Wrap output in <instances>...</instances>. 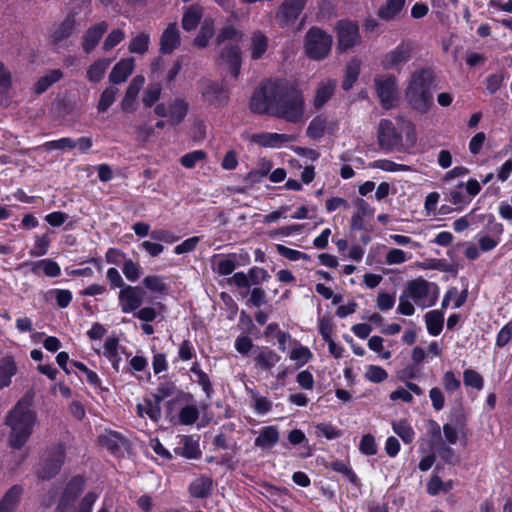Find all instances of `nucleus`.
I'll list each match as a JSON object with an SVG mask.
<instances>
[{
    "label": "nucleus",
    "instance_id": "338daca9",
    "mask_svg": "<svg viewBox=\"0 0 512 512\" xmlns=\"http://www.w3.org/2000/svg\"><path fill=\"white\" fill-rule=\"evenodd\" d=\"M277 252L285 257L286 259L290 260V261H298V260H304V261H307L309 260V255L306 254V253H303L299 250H296V249H292V248H289V247H286L284 245H277Z\"/></svg>",
    "mask_w": 512,
    "mask_h": 512
},
{
    "label": "nucleus",
    "instance_id": "5701e85b",
    "mask_svg": "<svg viewBox=\"0 0 512 512\" xmlns=\"http://www.w3.org/2000/svg\"><path fill=\"white\" fill-rule=\"evenodd\" d=\"M144 83L145 78L142 75H137L131 80L121 103L123 111L132 112L134 110L135 101Z\"/></svg>",
    "mask_w": 512,
    "mask_h": 512
},
{
    "label": "nucleus",
    "instance_id": "de8ad7c7",
    "mask_svg": "<svg viewBox=\"0 0 512 512\" xmlns=\"http://www.w3.org/2000/svg\"><path fill=\"white\" fill-rule=\"evenodd\" d=\"M214 35V22L211 19H205L201 25L199 34L194 40V44L199 48H205Z\"/></svg>",
    "mask_w": 512,
    "mask_h": 512
},
{
    "label": "nucleus",
    "instance_id": "052dcab7",
    "mask_svg": "<svg viewBox=\"0 0 512 512\" xmlns=\"http://www.w3.org/2000/svg\"><path fill=\"white\" fill-rule=\"evenodd\" d=\"M118 89L115 87H107L101 94L100 100L97 106L99 112H105L114 103Z\"/></svg>",
    "mask_w": 512,
    "mask_h": 512
},
{
    "label": "nucleus",
    "instance_id": "f704fd0d",
    "mask_svg": "<svg viewBox=\"0 0 512 512\" xmlns=\"http://www.w3.org/2000/svg\"><path fill=\"white\" fill-rule=\"evenodd\" d=\"M159 401L160 399L156 402H153L152 400H145L143 403L137 404V414L142 418L147 416L152 421L157 422L161 417Z\"/></svg>",
    "mask_w": 512,
    "mask_h": 512
},
{
    "label": "nucleus",
    "instance_id": "0e129e2a",
    "mask_svg": "<svg viewBox=\"0 0 512 512\" xmlns=\"http://www.w3.org/2000/svg\"><path fill=\"white\" fill-rule=\"evenodd\" d=\"M463 380L466 386L481 390L484 386L483 377L473 369H466L463 373Z\"/></svg>",
    "mask_w": 512,
    "mask_h": 512
},
{
    "label": "nucleus",
    "instance_id": "f257e3e1",
    "mask_svg": "<svg viewBox=\"0 0 512 512\" xmlns=\"http://www.w3.org/2000/svg\"><path fill=\"white\" fill-rule=\"evenodd\" d=\"M250 108L258 114H270L290 123L303 122L305 102L302 93L283 80L267 81L253 94Z\"/></svg>",
    "mask_w": 512,
    "mask_h": 512
},
{
    "label": "nucleus",
    "instance_id": "37998d69",
    "mask_svg": "<svg viewBox=\"0 0 512 512\" xmlns=\"http://www.w3.org/2000/svg\"><path fill=\"white\" fill-rule=\"evenodd\" d=\"M212 490V481L207 477H200L195 479L189 486V492L192 496L197 498L207 497Z\"/></svg>",
    "mask_w": 512,
    "mask_h": 512
},
{
    "label": "nucleus",
    "instance_id": "4be33fe9",
    "mask_svg": "<svg viewBox=\"0 0 512 512\" xmlns=\"http://www.w3.org/2000/svg\"><path fill=\"white\" fill-rule=\"evenodd\" d=\"M180 45V33L176 23H170L163 31L160 39V51L163 54L172 53Z\"/></svg>",
    "mask_w": 512,
    "mask_h": 512
},
{
    "label": "nucleus",
    "instance_id": "a878e982",
    "mask_svg": "<svg viewBox=\"0 0 512 512\" xmlns=\"http://www.w3.org/2000/svg\"><path fill=\"white\" fill-rule=\"evenodd\" d=\"M335 87V80L327 79L321 81L318 85L316 95L314 98V106L318 109L324 106L327 103V101L332 97Z\"/></svg>",
    "mask_w": 512,
    "mask_h": 512
},
{
    "label": "nucleus",
    "instance_id": "bb28decb",
    "mask_svg": "<svg viewBox=\"0 0 512 512\" xmlns=\"http://www.w3.org/2000/svg\"><path fill=\"white\" fill-rule=\"evenodd\" d=\"M118 350L119 340L116 337H108L105 339L102 354L111 362L113 368L116 371L119 370V365L121 361V357L119 355Z\"/></svg>",
    "mask_w": 512,
    "mask_h": 512
},
{
    "label": "nucleus",
    "instance_id": "f3484780",
    "mask_svg": "<svg viewBox=\"0 0 512 512\" xmlns=\"http://www.w3.org/2000/svg\"><path fill=\"white\" fill-rule=\"evenodd\" d=\"M292 140L290 135L269 132L254 133L250 136L252 143L267 148H280Z\"/></svg>",
    "mask_w": 512,
    "mask_h": 512
},
{
    "label": "nucleus",
    "instance_id": "c9c22d12",
    "mask_svg": "<svg viewBox=\"0 0 512 512\" xmlns=\"http://www.w3.org/2000/svg\"><path fill=\"white\" fill-rule=\"evenodd\" d=\"M75 27L74 17H67L63 22L58 24L51 33L53 42L59 43L67 39L73 32Z\"/></svg>",
    "mask_w": 512,
    "mask_h": 512
},
{
    "label": "nucleus",
    "instance_id": "9b49d317",
    "mask_svg": "<svg viewBox=\"0 0 512 512\" xmlns=\"http://www.w3.org/2000/svg\"><path fill=\"white\" fill-rule=\"evenodd\" d=\"M65 459V451L62 445L52 448L45 455L38 476L42 479H50L54 477L61 469Z\"/></svg>",
    "mask_w": 512,
    "mask_h": 512
},
{
    "label": "nucleus",
    "instance_id": "aec40b11",
    "mask_svg": "<svg viewBox=\"0 0 512 512\" xmlns=\"http://www.w3.org/2000/svg\"><path fill=\"white\" fill-rule=\"evenodd\" d=\"M108 29L106 21H100L91 25L83 36L82 47L86 53H90L99 43Z\"/></svg>",
    "mask_w": 512,
    "mask_h": 512
},
{
    "label": "nucleus",
    "instance_id": "f8f14e48",
    "mask_svg": "<svg viewBox=\"0 0 512 512\" xmlns=\"http://www.w3.org/2000/svg\"><path fill=\"white\" fill-rule=\"evenodd\" d=\"M145 291L139 286L126 285L120 289L118 301L125 314L134 313L143 304Z\"/></svg>",
    "mask_w": 512,
    "mask_h": 512
},
{
    "label": "nucleus",
    "instance_id": "f03ea898",
    "mask_svg": "<svg viewBox=\"0 0 512 512\" xmlns=\"http://www.w3.org/2000/svg\"><path fill=\"white\" fill-rule=\"evenodd\" d=\"M37 416L32 409L31 399L23 397L6 417V424L10 428L9 445L14 449H21L29 440Z\"/></svg>",
    "mask_w": 512,
    "mask_h": 512
},
{
    "label": "nucleus",
    "instance_id": "39448f33",
    "mask_svg": "<svg viewBox=\"0 0 512 512\" xmlns=\"http://www.w3.org/2000/svg\"><path fill=\"white\" fill-rule=\"evenodd\" d=\"M405 291L414 304L423 309L435 305L439 296V287L423 278L409 281Z\"/></svg>",
    "mask_w": 512,
    "mask_h": 512
},
{
    "label": "nucleus",
    "instance_id": "cd10ccee",
    "mask_svg": "<svg viewBox=\"0 0 512 512\" xmlns=\"http://www.w3.org/2000/svg\"><path fill=\"white\" fill-rule=\"evenodd\" d=\"M405 1L406 0H386L378 10L379 18L385 21L395 19L403 10Z\"/></svg>",
    "mask_w": 512,
    "mask_h": 512
},
{
    "label": "nucleus",
    "instance_id": "1a4fd4ad",
    "mask_svg": "<svg viewBox=\"0 0 512 512\" xmlns=\"http://www.w3.org/2000/svg\"><path fill=\"white\" fill-rule=\"evenodd\" d=\"M189 111V103L183 98H175L170 101L168 107L164 103L155 106L154 112L159 117H168L172 125L180 124Z\"/></svg>",
    "mask_w": 512,
    "mask_h": 512
},
{
    "label": "nucleus",
    "instance_id": "3c124183",
    "mask_svg": "<svg viewBox=\"0 0 512 512\" xmlns=\"http://www.w3.org/2000/svg\"><path fill=\"white\" fill-rule=\"evenodd\" d=\"M62 76V72L59 69H55L41 77L35 84L36 94L45 92L52 84L58 82Z\"/></svg>",
    "mask_w": 512,
    "mask_h": 512
},
{
    "label": "nucleus",
    "instance_id": "e2e57ef3",
    "mask_svg": "<svg viewBox=\"0 0 512 512\" xmlns=\"http://www.w3.org/2000/svg\"><path fill=\"white\" fill-rule=\"evenodd\" d=\"M365 378L372 383H381L388 378V373L380 366L369 365L365 371Z\"/></svg>",
    "mask_w": 512,
    "mask_h": 512
},
{
    "label": "nucleus",
    "instance_id": "4c0bfd02",
    "mask_svg": "<svg viewBox=\"0 0 512 512\" xmlns=\"http://www.w3.org/2000/svg\"><path fill=\"white\" fill-rule=\"evenodd\" d=\"M40 270H42L47 277L51 278L61 275V268L59 264L51 259H42L33 264L32 272L34 274H39Z\"/></svg>",
    "mask_w": 512,
    "mask_h": 512
},
{
    "label": "nucleus",
    "instance_id": "473e14b6",
    "mask_svg": "<svg viewBox=\"0 0 512 512\" xmlns=\"http://www.w3.org/2000/svg\"><path fill=\"white\" fill-rule=\"evenodd\" d=\"M289 358L295 363L296 368H301L312 360L313 354L308 347L295 343L289 352Z\"/></svg>",
    "mask_w": 512,
    "mask_h": 512
},
{
    "label": "nucleus",
    "instance_id": "a18cd8bd",
    "mask_svg": "<svg viewBox=\"0 0 512 512\" xmlns=\"http://www.w3.org/2000/svg\"><path fill=\"white\" fill-rule=\"evenodd\" d=\"M144 287L152 293L165 294L168 290L165 277L160 275H147L142 281Z\"/></svg>",
    "mask_w": 512,
    "mask_h": 512
},
{
    "label": "nucleus",
    "instance_id": "13d9d810",
    "mask_svg": "<svg viewBox=\"0 0 512 512\" xmlns=\"http://www.w3.org/2000/svg\"><path fill=\"white\" fill-rule=\"evenodd\" d=\"M412 258L411 253H407L401 249H390L385 256V262L388 265H400Z\"/></svg>",
    "mask_w": 512,
    "mask_h": 512
},
{
    "label": "nucleus",
    "instance_id": "58836bf2",
    "mask_svg": "<svg viewBox=\"0 0 512 512\" xmlns=\"http://www.w3.org/2000/svg\"><path fill=\"white\" fill-rule=\"evenodd\" d=\"M100 443L113 454L120 451L126 443L125 439L117 432H107L99 437Z\"/></svg>",
    "mask_w": 512,
    "mask_h": 512
},
{
    "label": "nucleus",
    "instance_id": "ddd939ff",
    "mask_svg": "<svg viewBox=\"0 0 512 512\" xmlns=\"http://www.w3.org/2000/svg\"><path fill=\"white\" fill-rule=\"evenodd\" d=\"M377 138L380 147L393 151L401 146L402 136L394 124L388 119H381L378 125Z\"/></svg>",
    "mask_w": 512,
    "mask_h": 512
},
{
    "label": "nucleus",
    "instance_id": "774afa93",
    "mask_svg": "<svg viewBox=\"0 0 512 512\" xmlns=\"http://www.w3.org/2000/svg\"><path fill=\"white\" fill-rule=\"evenodd\" d=\"M50 245V238L47 234L36 236L33 248L30 250V255L33 257L43 256L47 253Z\"/></svg>",
    "mask_w": 512,
    "mask_h": 512
},
{
    "label": "nucleus",
    "instance_id": "0eeeda50",
    "mask_svg": "<svg viewBox=\"0 0 512 512\" xmlns=\"http://www.w3.org/2000/svg\"><path fill=\"white\" fill-rule=\"evenodd\" d=\"M413 51L414 44L409 40H403L383 56L381 65L387 70L401 71L411 60Z\"/></svg>",
    "mask_w": 512,
    "mask_h": 512
},
{
    "label": "nucleus",
    "instance_id": "b1692460",
    "mask_svg": "<svg viewBox=\"0 0 512 512\" xmlns=\"http://www.w3.org/2000/svg\"><path fill=\"white\" fill-rule=\"evenodd\" d=\"M135 67L133 58H125L120 60L112 69L109 75L110 82L120 84L127 80Z\"/></svg>",
    "mask_w": 512,
    "mask_h": 512
},
{
    "label": "nucleus",
    "instance_id": "393cba45",
    "mask_svg": "<svg viewBox=\"0 0 512 512\" xmlns=\"http://www.w3.org/2000/svg\"><path fill=\"white\" fill-rule=\"evenodd\" d=\"M279 441V431L276 426H265L260 429L254 445L262 450L271 449Z\"/></svg>",
    "mask_w": 512,
    "mask_h": 512
},
{
    "label": "nucleus",
    "instance_id": "6e6552de",
    "mask_svg": "<svg viewBox=\"0 0 512 512\" xmlns=\"http://www.w3.org/2000/svg\"><path fill=\"white\" fill-rule=\"evenodd\" d=\"M337 33V48L341 51H347L361 43L359 26L351 20H340L335 27Z\"/></svg>",
    "mask_w": 512,
    "mask_h": 512
},
{
    "label": "nucleus",
    "instance_id": "9d476101",
    "mask_svg": "<svg viewBox=\"0 0 512 512\" xmlns=\"http://www.w3.org/2000/svg\"><path fill=\"white\" fill-rule=\"evenodd\" d=\"M200 92L204 102L215 108L222 107L228 102V90L222 82L204 80Z\"/></svg>",
    "mask_w": 512,
    "mask_h": 512
},
{
    "label": "nucleus",
    "instance_id": "603ef678",
    "mask_svg": "<svg viewBox=\"0 0 512 512\" xmlns=\"http://www.w3.org/2000/svg\"><path fill=\"white\" fill-rule=\"evenodd\" d=\"M179 422L183 425H192L199 418V409L195 404H189L181 408Z\"/></svg>",
    "mask_w": 512,
    "mask_h": 512
},
{
    "label": "nucleus",
    "instance_id": "680f3d73",
    "mask_svg": "<svg viewBox=\"0 0 512 512\" xmlns=\"http://www.w3.org/2000/svg\"><path fill=\"white\" fill-rule=\"evenodd\" d=\"M162 92V88L160 84L153 83L148 85L146 88L144 95L142 97V102L146 107H151L154 105L160 98Z\"/></svg>",
    "mask_w": 512,
    "mask_h": 512
},
{
    "label": "nucleus",
    "instance_id": "8fccbe9b",
    "mask_svg": "<svg viewBox=\"0 0 512 512\" xmlns=\"http://www.w3.org/2000/svg\"><path fill=\"white\" fill-rule=\"evenodd\" d=\"M149 44V34L142 32L131 39L128 45V50L130 53L144 54L148 51Z\"/></svg>",
    "mask_w": 512,
    "mask_h": 512
},
{
    "label": "nucleus",
    "instance_id": "4468645a",
    "mask_svg": "<svg viewBox=\"0 0 512 512\" xmlns=\"http://www.w3.org/2000/svg\"><path fill=\"white\" fill-rule=\"evenodd\" d=\"M375 86L382 106L391 108L397 97L396 78L392 75H382L375 78Z\"/></svg>",
    "mask_w": 512,
    "mask_h": 512
},
{
    "label": "nucleus",
    "instance_id": "dca6fc26",
    "mask_svg": "<svg viewBox=\"0 0 512 512\" xmlns=\"http://www.w3.org/2000/svg\"><path fill=\"white\" fill-rule=\"evenodd\" d=\"M83 488L84 479L82 477L76 476L72 478L65 488L56 512H68L79 494L83 491Z\"/></svg>",
    "mask_w": 512,
    "mask_h": 512
},
{
    "label": "nucleus",
    "instance_id": "a19ab883",
    "mask_svg": "<svg viewBox=\"0 0 512 512\" xmlns=\"http://www.w3.org/2000/svg\"><path fill=\"white\" fill-rule=\"evenodd\" d=\"M110 63L111 61L105 58L96 60L93 64L89 66L87 70L88 80L93 83L100 82L103 79Z\"/></svg>",
    "mask_w": 512,
    "mask_h": 512
},
{
    "label": "nucleus",
    "instance_id": "864d4df0",
    "mask_svg": "<svg viewBox=\"0 0 512 512\" xmlns=\"http://www.w3.org/2000/svg\"><path fill=\"white\" fill-rule=\"evenodd\" d=\"M463 188L464 183L460 181L454 188L450 189L448 196L450 203L459 207L466 206L470 203V198L463 193Z\"/></svg>",
    "mask_w": 512,
    "mask_h": 512
},
{
    "label": "nucleus",
    "instance_id": "e433bc0d",
    "mask_svg": "<svg viewBox=\"0 0 512 512\" xmlns=\"http://www.w3.org/2000/svg\"><path fill=\"white\" fill-rule=\"evenodd\" d=\"M268 47V38L261 31H256L251 37V57L254 60L262 58Z\"/></svg>",
    "mask_w": 512,
    "mask_h": 512
},
{
    "label": "nucleus",
    "instance_id": "bf43d9fd",
    "mask_svg": "<svg viewBox=\"0 0 512 512\" xmlns=\"http://www.w3.org/2000/svg\"><path fill=\"white\" fill-rule=\"evenodd\" d=\"M125 36L126 34L124 30L121 28L111 30L103 42V50L105 52L112 50L115 46H117L120 42H122L125 39Z\"/></svg>",
    "mask_w": 512,
    "mask_h": 512
},
{
    "label": "nucleus",
    "instance_id": "c85d7f7f",
    "mask_svg": "<svg viewBox=\"0 0 512 512\" xmlns=\"http://www.w3.org/2000/svg\"><path fill=\"white\" fill-rule=\"evenodd\" d=\"M280 359L281 357L276 352L267 347L259 349L255 356L256 365L263 370H270Z\"/></svg>",
    "mask_w": 512,
    "mask_h": 512
},
{
    "label": "nucleus",
    "instance_id": "423d86ee",
    "mask_svg": "<svg viewBox=\"0 0 512 512\" xmlns=\"http://www.w3.org/2000/svg\"><path fill=\"white\" fill-rule=\"evenodd\" d=\"M333 38L320 28L309 29L305 37V49L307 55L314 60H322L331 50Z\"/></svg>",
    "mask_w": 512,
    "mask_h": 512
},
{
    "label": "nucleus",
    "instance_id": "4d7b16f0",
    "mask_svg": "<svg viewBox=\"0 0 512 512\" xmlns=\"http://www.w3.org/2000/svg\"><path fill=\"white\" fill-rule=\"evenodd\" d=\"M272 164L270 161L266 159H262L259 164V168L255 170H251L247 176L246 180L250 183H258L260 182L264 177H266L270 170H271Z\"/></svg>",
    "mask_w": 512,
    "mask_h": 512
},
{
    "label": "nucleus",
    "instance_id": "ea45409f",
    "mask_svg": "<svg viewBox=\"0 0 512 512\" xmlns=\"http://www.w3.org/2000/svg\"><path fill=\"white\" fill-rule=\"evenodd\" d=\"M202 17V9L198 5L190 6L183 15L182 27L186 31L194 30Z\"/></svg>",
    "mask_w": 512,
    "mask_h": 512
},
{
    "label": "nucleus",
    "instance_id": "2f4dec72",
    "mask_svg": "<svg viewBox=\"0 0 512 512\" xmlns=\"http://www.w3.org/2000/svg\"><path fill=\"white\" fill-rule=\"evenodd\" d=\"M425 323L428 333L431 336H438L444 323V314L439 310H432L425 314Z\"/></svg>",
    "mask_w": 512,
    "mask_h": 512
},
{
    "label": "nucleus",
    "instance_id": "a211bd4d",
    "mask_svg": "<svg viewBox=\"0 0 512 512\" xmlns=\"http://www.w3.org/2000/svg\"><path fill=\"white\" fill-rule=\"evenodd\" d=\"M336 128V122L329 121L326 116L318 115L310 121L306 134L313 140H320L326 133H333Z\"/></svg>",
    "mask_w": 512,
    "mask_h": 512
},
{
    "label": "nucleus",
    "instance_id": "7ed1b4c3",
    "mask_svg": "<svg viewBox=\"0 0 512 512\" xmlns=\"http://www.w3.org/2000/svg\"><path fill=\"white\" fill-rule=\"evenodd\" d=\"M433 73L429 69H419L412 73L405 90V97L413 110L427 113L433 104L431 86Z\"/></svg>",
    "mask_w": 512,
    "mask_h": 512
},
{
    "label": "nucleus",
    "instance_id": "c03bdc74",
    "mask_svg": "<svg viewBox=\"0 0 512 512\" xmlns=\"http://www.w3.org/2000/svg\"><path fill=\"white\" fill-rule=\"evenodd\" d=\"M392 429L394 433L397 434L404 443L410 444L414 441L415 432L410 423L406 419L394 421L392 423Z\"/></svg>",
    "mask_w": 512,
    "mask_h": 512
},
{
    "label": "nucleus",
    "instance_id": "6e6d98bb",
    "mask_svg": "<svg viewBox=\"0 0 512 512\" xmlns=\"http://www.w3.org/2000/svg\"><path fill=\"white\" fill-rule=\"evenodd\" d=\"M122 272L130 282H136L141 277L142 271L139 263L132 259H125L122 265Z\"/></svg>",
    "mask_w": 512,
    "mask_h": 512
},
{
    "label": "nucleus",
    "instance_id": "5fc2aeb1",
    "mask_svg": "<svg viewBox=\"0 0 512 512\" xmlns=\"http://www.w3.org/2000/svg\"><path fill=\"white\" fill-rule=\"evenodd\" d=\"M371 168L380 169L386 172L410 171V167L404 164H398L391 160L379 159L370 163Z\"/></svg>",
    "mask_w": 512,
    "mask_h": 512
},
{
    "label": "nucleus",
    "instance_id": "7c9ffc66",
    "mask_svg": "<svg viewBox=\"0 0 512 512\" xmlns=\"http://www.w3.org/2000/svg\"><path fill=\"white\" fill-rule=\"evenodd\" d=\"M22 494L23 487L21 485H13L1 498L0 505L12 512H15L20 503Z\"/></svg>",
    "mask_w": 512,
    "mask_h": 512
},
{
    "label": "nucleus",
    "instance_id": "2eb2a0df",
    "mask_svg": "<svg viewBox=\"0 0 512 512\" xmlns=\"http://www.w3.org/2000/svg\"><path fill=\"white\" fill-rule=\"evenodd\" d=\"M306 0H285L276 14L281 27L292 25L304 8Z\"/></svg>",
    "mask_w": 512,
    "mask_h": 512
},
{
    "label": "nucleus",
    "instance_id": "20e7f679",
    "mask_svg": "<svg viewBox=\"0 0 512 512\" xmlns=\"http://www.w3.org/2000/svg\"><path fill=\"white\" fill-rule=\"evenodd\" d=\"M243 33L232 25L224 27L217 37V43L222 45L221 60L228 67L233 78H237L241 68V49L238 43Z\"/></svg>",
    "mask_w": 512,
    "mask_h": 512
},
{
    "label": "nucleus",
    "instance_id": "79ce46f5",
    "mask_svg": "<svg viewBox=\"0 0 512 512\" xmlns=\"http://www.w3.org/2000/svg\"><path fill=\"white\" fill-rule=\"evenodd\" d=\"M361 61L359 59H352L346 65L345 77L342 82V88L346 91L350 90L360 73Z\"/></svg>",
    "mask_w": 512,
    "mask_h": 512
},
{
    "label": "nucleus",
    "instance_id": "09e8293b",
    "mask_svg": "<svg viewBox=\"0 0 512 512\" xmlns=\"http://www.w3.org/2000/svg\"><path fill=\"white\" fill-rule=\"evenodd\" d=\"M12 85L13 81L10 69L3 62H0V101L8 99Z\"/></svg>",
    "mask_w": 512,
    "mask_h": 512
},
{
    "label": "nucleus",
    "instance_id": "72a5a7b5",
    "mask_svg": "<svg viewBox=\"0 0 512 512\" xmlns=\"http://www.w3.org/2000/svg\"><path fill=\"white\" fill-rule=\"evenodd\" d=\"M246 391L251 397L252 407L258 415H265L272 409V401L260 395L256 390L246 386Z\"/></svg>",
    "mask_w": 512,
    "mask_h": 512
},
{
    "label": "nucleus",
    "instance_id": "6ab92c4d",
    "mask_svg": "<svg viewBox=\"0 0 512 512\" xmlns=\"http://www.w3.org/2000/svg\"><path fill=\"white\" fill-rule=\"evenodd\" d=\"M355 211L351 219V227L353 230H363L365 219L372 218L375 209L363 198L354 200Z\"/></svg>",
    "mask_w": 512,
    "mask_h": 512
},
{
    "label": "nucleus",
    "instance_id": "412c9836",
    "mask_svg": "<svg viewBox=\"0 0 512 512\" xmlns=\"http://www.w3.org/2000/svg\"><path fill=\"white\" fill-rule=\"evenodd\" d=\"M238 255L231 253L228 255H215L212 259V269L221 276L230 275L237 267Z\"/></svg>",
    "mask_w": 512,
    "mask_h": 512
},
{
    "label": "nucleus",
    "instance_id": "69168bd1",
    "mask_svg": "<svg viewBox=\"0 0 512 512\" xmlns=\"http://www.w3.org/2000/svg\"><path fill=\"white\" fill-rule=\"evenodd\" d=\"M206 158V153L203 150H194L190 153L183 155L180 163L187 169H192L195 165Z\"/></svg>",
    "mask_w": 512,
    "mask_h": 512
},
{
    "label": "nucleus",
    "instance_id": "c756f323",
    "mask_svg": "<svg viewBox=\"0 0 512 512\" xmlns=\"http://www.w3.org/2000/svg\"><path fill=\"white\" fill-rule=\"evenodd\" d=\"M17 373V366L12 357H4L0 362V389L11 384L12 377Z\"/></svg>",
    "mask_w": 512,
    "mask_h": 512
},
{
    "label": "nucleus",
    "instance_id": "49530a36",
    "mask_svg": "<svg viewBox=\"0 0 512 512\" xmlns=\"http://www.w3.org/2000/svg\"><path fill=\"white\" fill-rule=\"evenodd\" d=\"M190 371L195 377L194 382L202 387V390L207 395V397H210L213 393L212 384L210 382L209 376L200 368L199 363L194 362Z\"/></svg>",
    "mask_w": 512,
    "mask_h": 512
}]
</instances>
